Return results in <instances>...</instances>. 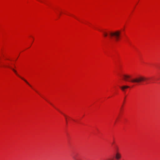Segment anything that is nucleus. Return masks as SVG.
<instances>
[{"label":"nucleus","instance_id":"obj_4","mask_svg":"<svg viewBox=\"0 0 160 160\" xmlns=\"http://www.w3.org/2000/svg\"><path fill=\"white\" fill-rule=\"evenodd\" d=\"M115 157L116 159L119 160L121 158V155L119 152H116L115 153Z\"/></svg>","mask_w":160,"mask_h":160},{"label":"nucleus","instance_id":"obj_1","mask_svg":"<svg viewBox=\"0 0 160 160\" xmlns=\"http://www.w3.org/2000/svg\"><path fill=\"white\" fill-rule=\"evenodd\" d=\"M124 79L127 81L131 82L133 83H139L145 81L147 79V78L144 77L140 76L138 77L131 79L130 80H128V79L131 78V77L130 75H124Z\"/></svg>","mask_w":160,"mask_h":160},{"label":"nucleus","instance_id":"obj_3","mask_svg":"<svg viewBox=\"0 0 160 160\" xmlns=\"http://www.w3.org/2000/svg\"><path fill=\"white\" fill-rule=\"evenodd\" d=\"M6 67L10 68L13 71V72L15 73V74L18 76V77L21 78L22 80H24L27 84H28L29 86L31 87V86L30 85V84L28 83V82L23 78L21 77L19 75V74L18 73L17 71L14 69V68H12L11 67L9 66H6Z\"/></svg>","mask_w":160,"mask_h":160},{"label":"nucleus","instance_id":"obj_2","mask_svg":"<svg viewBox=\"0 0 160 160\" xmlns=\"http://www.w3.org/2000/svg\"><path fill=\"white\" fill-rule=\"evenodd\" d=\"M121 32L119 30H117L114 32H110L109 35L110 38H113L115 41H118L121 37Z\"/></svg>","mask_w":160,"mask_h":160},{"label":"nucleus","instance_id":"obj_6","mask_svg":"<svg viewBox=\"0 0 160 160\" xmlns=\"http://www.w3.org/2000/svg\"><path fill=\"white\" fill-rule=\"evenodd\" d=\"M104 35L105 37H106L108 36V34L107 32H104Z\"/></svg>","mask_w":160,"mask_h":160},{"label":"nucleus","instance_id":"obj_9","mask_svg":"<svg viewBox=\"0 0 160 160\" xmlns=\"http://www.w3.org/2000/svg\"><path fill=\"white\" fill-rule=\"evenodd\" d=\"M109 160H113V159H110Z\"/></svg>","mask_w":160,"mask_h":160},{"label":"nucleus","instance_id":"obj_7","mask_svg":"<svg viewBox=\"0 0 160 160\" xmlns=\"http://www.w3.org/2000/svg\"><path fill=\"white\" fill-rule=\"evenodd\" d=\"M116 152H118V148L117 146L116 147Z\"/></svg>","mask_w":160,"mask_h":160},{"label":"nucleus","instance_id":"obj_8","mask_svg":"<svg viewBox=\"0 0 160 160\" xmlns=\"http://www.w3.org/2000/svg\"><path fill=\"white\" fill-rule=\"evenodd\" d=\"M63 115H64V116L66 118V121L67 122V118H66V116L65 114H63Z\"/></svg>","mask_w":160,"mask_h":160},{"label":"nucleus","instance_id":"obj_5","mask_svg":"<svg viewBox=\"0 0 160 160\" xmlns=\"http://www.w3.org/2000/svg\"><path fill=\"white\" fill-rule=\"evenodd\" d=\"M129 87L128 86H124L122 87H121L120 88H121V89L123 91H124V89H125L129 88Z\"/></svg>","mask_w":160,"mask_h":160}]
</instances>
